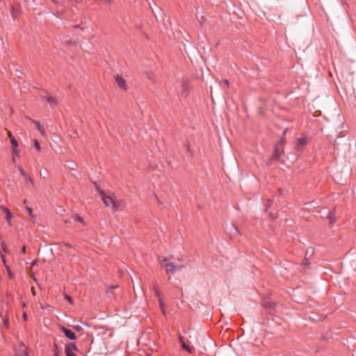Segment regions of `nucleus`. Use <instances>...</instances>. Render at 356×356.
<instances>
[{
    "label": "nucleus",
    "instance_id": "obj_1",
    "mask_svg": "<svg viewBox=\"0 0 356 356\" xmlns=\"http://www.w3.org/2000/svg\"><path fill=\"white\" fill-rule=\"evenodd\" d=\"M159 261L161 266L163 268L167 273L174 274L176 271L181 270L184 267V264H179L171 261L170 258L162 257H159Z\"/></svg>",
    "mask_w": 356,
    "mask_h": 356
},
{
    "label": "nucleus",
    "instance_id": "obj_2",
    "mask_svg": "<svg viewBox=\"0 0 356 356\" xmlns=\"http://www.w3.org/2000/svg\"><path fill=\"white\" fill-rule=\"evenodd\" d=\"M99 193L105 206L113 207L115 199L114 194L111 192L106 193L102 190H99Z\"/></svg>",
    "mask_w": 356,
    "mask_h": 356
},
{
    "label": "nucleus",
    "instance_id": "obj_3",
    "mask_svg": "<svg viewBox=\"0 0 356 356\" xmlns=\"http://www.w3.org/2000/svg\"><path fill=\"white\" fill-rule=\"evenodd\" d=\"M190 91V83L188 79H183L180 88L177 90L178 95L186 98L188 97Z\"/></svg>",
    "mask_w": 356,
    "mask_h": 356
},
{
    "label": "nucleus",
    "instance_id": "obj_4",
    "mask_svg": "<svg viewBox=\"0 0 356 356\" xmlns=\"http://www.w3.org/2000/svg\"><path fill=\"white\" fill-rule=\"evenodd\" d=\"M58 327L63 332V334H65V336L67 338H68L70 340H75L76 339V334H75V333L74 332H72V330L66 328L65 327H64L63 325H62L60 324H58Z\"/></svg>",
    "mask_w": 356,
    "mask_h": 356
},
{
    "label": "nucleus",
    "instance_id": "obj_5",
    "mask_svg": "<svg viewBox=\"0 0 356 356\" xmlns=\"http://www.w3.org/2000/svg\"><path fill=\"white\" fill-rule=\"evenodd\" d=\"M77 350L74 343H70L65 346V352L66 356H76L75 351Z\"/></svg>",
    "mask_w": 356,
    "mask_h": 356
},
{
    "label": "nucleus",
    "instance_id": "obj_6",
    "mask_svg": "<svg viewBox=\"0 0 356 356\" xmlns=\"http://www.w3.org/2000/svg\"><path fill=\"white\" fill-rule=\"evenodd\" d=\"M115 82L118 86L124 90L127 89V84L126 80L120 75H116L115 76Z\"/></svg>",
    "mask_w": 356,
    "mask_h": 356
},
{
    "label": "nucleus",
    "instance_id": "obj_7",
    "mask_svg": "<svg viewBox=\"0 0 356 356\" xmlns=\"http://www.w3.org/2000/svg\"><path fill=\"white\" fill-rule=\"evenodd\" d=\"M16 356H29L28 348L23 343H21L15 352Z\"/></svg>",
    "mask_w": 356,
    "mask_h": 356
},
{
    "label": "nucleus",
    "instance_id": "obj_8",
    "mask_svg": "<svg viewBox=\"0 0 356 356\" xmlns=\"http://www.w3.org/2000/svg\"><path fill=\"white\" fill-rule=\"evenodd\" d=\"M126 206V202L122 200L115 199L113 206L112 207L114 211H122Z\"/></svg>",
    "mask_w": 356,
    "mask_h": 356
},
{
    "label": "nucleus",
    "instance_id": "obj_9",
    "mask_svg": "<svg viewBox=\"0 0 356 356\" xmlns=\"http://www.w3.org/2000/svg\"><path fill=\"white\" fill-rule=\"evenodd\" d=\"M41 98L46 100L51 108L55 107L58 104V101L56 97L51 95H41Z\"/></svg>",
    "mask_w": 356,
    "mask_h": 356
},
{
    "label": "nucleus",
    "instance_id": "obj_10",
    "mask_svg": "<svg viewBox=\"0 0 356 356\" xmlns=\"http://www.w3.org/2000/svg\"><path fill=\"white\" fill-rule=\"evenodd\" d=\"M0 209H1V210H2V211L6 213V222H7L8 225H9V226H12V225H13V224H12V222H11V219H12V218L13 217V213L10 211V210H9L7 207H4V206H3V205H1V206H0Z\"/></svg>",
    "mask_w": 356,
    "mask_h": 356
},
{
    "label": "nucleus",
    "instance_id": "obj_11",
    "mask_svg": "<svg viewBox=\"0 0 356 356\" xmlns=\"http://www.w3.org/2000/svg\"><path fill=\"white\" fill-rule=\"evenodd\" d=\"M179 341L181 343V348L189 353H192L194 350L193 347L188 346L184 341V337L179 336Z\"/></svg>",
    "mask_w": 356,
    "mask_h": 356
},
{
    "label": "nucleus",
    "instance_id": "obj_12",
    "mask_svg": "<svg viewBox=\"0 0 356 356\" xmlns=\"http://www.w3.org/2000/svg\"><path fill=\"white\" fill-rule=\"evenodd\" d=\"M307 143L306 138H301L298 140L297 148L300 150L302 149Z\"/></svg>",
    "mask_w": 356,
    "mask_h": 356
},
{
    "label": "nucleus",
    "instance_id": "obj_13",
    "mask_svg": "<svg viewBox=\"0 0 356 356\" xmlns=\"http://www.w3.org/2000/svg\"><path fill=\"white\" fill-rule=\"evenodd\" d=\"M33 123H34L35 125H36V127H37V129L40 131V133L42 134V135H45V130L40 125V124L39 123V122L36 121V120H32L31 118H29Z\"/></svg>",
    "mask_w": 356,
    "mask_h": 356
},
{
    "label": "nucleus",
    "instance_id": "obj_14",
    "mask_svg": "<svg viewBox=\"0 0 356 356\" xmlns=\"http://www.w3.org/2000/svg\"><path fill=\"white\" fill-rule=\"evenodd\" d=\"M154 292H155L156 296L159 299V302L160 306H161V309L163 310V302L162 299L159 296V291L156 289H154Z\"/></svg>",
    "mask_w": 356,
    "mask_h": 356
},
{
    "label": "nucleus",
    "instance_id": "obj_15",
    "mask_svg": "<svg viewBox=\"0 0 356 356\" xmlns=\"http://www.w3.org/2000/svg\"><path fill=\"white\" fill-rule=\"evenodd\" d=\"M10 140L12 145V148H15L18 147V142L17 141L15 137H12V138L10 139Z\"/></svg>",
    "mask_w": 356,
    "mask_h": 356
},
{
    "label": "nucleus",
    "instance_id": "obj_16",
    "mask_svg": "<svg viewBox=\"0 0 356 356\" xmlns=\"http://www.w3.org/2000/svg\"><path fill=\"white\" fill-rule=\"evenodd\" d=\"M33 143H34V146L36 148V149L38 151V152H40L41 150V147H40V145L39 144V142L37 139H35L33 140Z\"/></svg>",
    "mask_w": 356,
    "mask_h": 356
},
{
    "label": "nucleus",
    "instance_id": "obj_17",
    "mask_svg": "<svg viewBox=\"0 0 356 356\" xmlns=\"http://www.w3.org/2000/svg\"><path fill=\"white\" fill-rule=\"evenodd\" d=\"M26 211H27L28 215L30 216V218L33 220L34 216L33 215L32 209L30 207H26Z\"/></svg>",
    "mask_w": 356,
    "mask_h": 356
},
{
    "label": "nucleus",
    "instance_id": "obj_18",
    "mask_svg": "<svg viewBox=\"0 0 356 356\" xmlns=\"http://www.w3.org/2000/svg\"><path fill=\"white\" fill-rule=\"evenodd\" d=\"M24 179H25V184H26V185H28L29 183L33 184V181L32 179L29 176H27V177H24Z\"/></svg>",
    "mask_w": 356,
    "mask_h": 356
},
{
    "label": "nucleus",
    "instance_id": "obj_19",
    "mask_svg": "<svg viewBox=\"0 0 356 356\" xmlns=\"http://www.w3.org/2000/svg\"><path fill=\"white\" fill-rule=\"evenodd\" d=\"M221 86L222 87L223 85H226L227 87H229V83L227 79L222 80L220 83Z\"/></svg>",
    "mask_w": 356,
    "mask_h": 356
},
{
    "label": "nucleus",
    "instance_id": "obj_20",
    "mask_svg": "<svg viewBox=\"0 0 356 356\" xmlns=\"http://www.w3.org/2000/svg\"><path fill=\"white\" fill-rule=\"evenodd\" d=\"M19 171L20 172V174L24 177H26L28 176V175L26 173V172L22 168H19Z\"/></svg>",
    "mask_w": 356,
    "mask_h": 356
},
{
    "label": "nucleus",
    "instance_id": "obj_21",
    "mask_svg": "<svg viewBox=\"0 0 356 356\" xmlns=\"http://www.w3.org/2000/svg\"><path fill=\"white\" fill-rule=\"evenodd\" d=\"M1 248L3 252H7V247L5 242L3 241L1 243Z\"/></svg>",
    "mask_w": 356,
    "mask_h": 356
},
{
    "label": "nucleus",
    "instance_id": "obj_22",
    "mask_svg": "<svg viewBox=\"0 0 356 356\" xmlns=\"http://www.w3.org/2000/svg\"><path fill=\"white\" fill-rule=\"evenodd\" d=\"M54 356H58V346L56 344H54Z\"/></svg>",
    "mask_w": 356,
    "mask_h": 356
},
{
    "label": "nucleus",
    "instance_id": "obj_23",
    "mask_svg": "<svg viewBox=\"0 0 356 356\" xmlns=\"http://www.w3.org/2000/svg\"><path fill=\"white\" fill-rule=\"evenodd\" d=\"M65 299L66 300H67L70 304H72V298H71V297L70 296L65 295Z\"/></svg>",
    "mask_w": 356,
    "mask_h": 356
},
{
    "label": "nucleus",
    "instance_id": "obj_24",
    "mask_svg": "<svg viewBox=\"0 0 356 356\" xmlns=\"http://www.w3.org/2000/svg\"><path fill=\"white\" fill-rule=\"evenodd\" d=\"M76 221L80 222L81 223L83 224V220L81 217L76 216L75 218Z\"/></svg>",
    "mask_w": 356,
    "mask_h": 356
},
{
    "label": "nucleus",
    "instance_id": "obj_25",
    "mask_svg": "<svg viewBox=\"0 0 356 356\" xmlns=\"http://www.w3.org/2000/svg\"><path fill=\"white\" fill-rule=\"evenodd\" d=\"M12 15L14 19L16 18L17 16V14L15 13L14 7H12Z\"/></svg>",
    "mask_w": 356,
    "mask_h": 356
},
{
    "label": "nucleus",
    "instance_id": "obj_26",
    "mask_svg": "<svg viewBox=\"0 0 356 356\" xmlns=\"http://www.w3.org/2000/svg\"><path fill=\"white\" fill-rule=\"evenodd\" d=\"M12 149H13L14 154L17 156L19 154V149H17V147L12 148Z\"/></svg>",
    "mask_w": 356,
    "mask_h": 356
},
{
    "label": "nucleus",
    "instance_id": "obj_27",
    "mask_svg": "<svg viewBox=\"0 0 356 356\" xmlns=\"http://www.w3.org/2000/svg\"><path fill=\"white\" fill-rule=\"evenodd\" d=\"M8 136L9 137L10 139H11L12 137H14L10 131H8Z\"/></svg>",
    "mask_w": 356,
    "mask_h": 356
},
{
    "label": "nucleus",
    "instance_id": "obj_28",
    "mask_svg": "<svg viewBox=\"0 0 356 356\" xmlns=\"http://www.w3.org/2000/svg\"><path fill=\"white\" fill-rule=\"evenodd\" d=\"M274 154H275V156L276 157H278V156H279V155H278V150H277V147H275V152H274Z\"/></svg>",
    "mask_w": 356,
    "mask_h": 356
},
{
    "label": "nucleus",
    "instance_id": "obj_29",
    "mask_svg": "<svg viewBox=\"0 0 356 356\" xmlns=\"http://www.w3.org/2000/svg\"><path fill=\"white\" fill-rule=\"evenodd\" d=\"M100 1H102L104 3H108L111 2V0H100Z\"/></svg>",
    "mask_w": 356,
    "mask_h": 356
},
{
    "label": "nucleus",
    "instance_id": "obj_30",
    "mask_svg": "<svg viewBox=\"0 0 356 356\" xmlns=\"http://www.w3.org/2000/svg\"><path fill=\"white\" fill-rule=\"evenodd\" d=\"M31 293H32V294H33V296H35V288L33 286V287H31Z\"/></svg>",
    "mask_w": 356,
    "mask_h": 356
},
{
    "label": "nucleus",
    "instance_id": "obj_31",
    "mask_svg": "<svg viewBox=\"0 0 356 356\" xmlns=\"http://www.w3.org/2000/svg\"><path fill=\"white\" fill-rule=\"evenodd\" d=\"M73 327L77 331H79L81 330V326L79 325L74 326Z\"/></svg>",
    "mask_w": 356,
    "mask_h": 356
},
{
    "label": "nucleus",
    "instance_id": "obj_32",
    "mask_svg": "<svg viewBox=\"0 0 356 356\" xmlns=\"http://www.w3.org/2000/svg\"><path fill=\"white\" fill-rule=\"evenodd\" d=\"M23 318H24V319L25 321H26V320H27V314H26V312H24V314H23Z\"/></svg>",
    "mask_w": 356,
    "mask_h": 356
},
{
    "label": "nucleus",
    "instance_id": "obj_33",
    "mask_svg": "<svg viewBox=\"0 0 356 356\" xmlns=\"http://www.w3.org/2000/svg\"><path fill=\"white\" fill-rule=\"evenodd\" d=\"M1 259H2V260H3V264H6L5 257H4V255H3V254H1Z\"/></svg>",
    "mask_w": 356,
    "mask_h": 356
},
{
    "label": "nucleus",
    "instance_id": "obj_34",
    "mask_svg": "<svg viewBox=\"0 0 356 356\" xmlns=\"http://www.w3.org/2000/svg\"><path fill=\"white\" fill-rule=\"evenodd\" d=\"M22 253H24H24H26V246H23V247H22Z\"/></svg>",
    "mask_w": 356,
    "mask_h": 356
},
{
    "label": "nucleus",
    "instance_id": "obj_35",
    "mask_svg": "<svg viewBox=\"0 0 356 356\" xmlns=\"http://www.w3.org/2000/svg\"><path fill=\"white\" fill-rule=\"evenodd\" d=\"M63 245H64V246H65V247H67V248H71V247H72V245H71L67 244V243H64Z\"/></svg>",
    "mask_w": 356,
    "mask_h": 356
},
{
    "label": "nucleus",
    "instance_id": "obj_36",
    "mask_svg": "<svg viewBox=\"0 0 356 356\" xmlns=\"http://www.w3.org/2000/svg\"><path fill=\"white\" fill-rule=\"evenodd\" d=\"M52 1H53L54 3H56V4L58 3V0H52Z\"/></svg>",
    "mask_w": 356,
    "mask_h": 356
},
{
    "label": "nucleus",
    "instance_id": "obj_37",
    "mask_svg": "<svg viewBox=\"0 0 356 356\" xmlns=\"http://www.w3.org/2000/svg\"><path fill=\"white\" fill-rule=\"evenodd\" d=\"M59 14H60V12H59L58 10H57V11H56V15L57 17H59Z\"/></svg>",
    "mask_w": 356,
    "mask_h": 356
},
{
    "label": "nucleus",
    "instance_id": "obj_38",
    "mask_svg": "<svg viewBox=\"0 0 356 356\" xmlns=\"http://www.w3.org/2000/svg\"><path fill=\"white\" fill-rule=\"evenodd\" d=\"M283 143H284V139H282V140H280V144H281V145H282V144H283Z\"/></svg>",
    "mask_w": 356,
    "mask_h": 356
}]
</instances>
